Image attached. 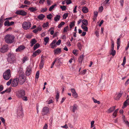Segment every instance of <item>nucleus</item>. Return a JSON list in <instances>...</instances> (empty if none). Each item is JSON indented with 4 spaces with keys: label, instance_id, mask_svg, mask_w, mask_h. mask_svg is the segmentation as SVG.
I'll return each mask as SVG.
<instances>
[{
    "label": "nucleus",
    "instance_id": "1",
    "mask_svg": "<svg viewBox=\"0 0 129 129\" xmlns=\"http://www.w3.org/2000/svg\"><path fill=\"white\" fill-rule=\"evenodd\" d=\"M15 37L14 35L8 34L6 36L5 38L6 42L8 44H11L14 41Z\"/></svg>",
    "mask_w": 129,
    "mask_h": 129
},
{
    "label": "nucleus",
    "instance_id": "2",
    "mask_svg": "<svg viewBox=\"0 0 129 129\" xmlns=\"http://www.w3.org/2000/svg\"><path fill=\"white\" fill-rule=\"evenodd\" d=\"M3 77L5 80H8L11 77V70L10 69L7 70L3 74Z\"/></svg>",
    "mask_w": 129,
    "mask_h": 129
},
{
    "label": "nucleus",
    "instance_id": "3",
    "mask_svg": "<svg viewBox=\"0 0 129 129\" xmlns=\"http://www.w3.org/2000/svg\"><path fill=\"white\" fill-rule=\"evenodd\" d=\"M18 79V82L19 81L21 85L23 84L24 82L25 81V76L24 74L22 72L19 75Z\"/></svg>",
    "mask_w": 129,
    "mask_h": 129
},
{
    "label": "nucleus",
    "instance_id": "4",
    "mask_svg": "<svg viewBox=\"0 0 129 129\" xmlns=\"http://www.w3.org/2000/svg\"><path fill=\"white\" fill-rule=\"evenodd\" d=\"M8 60L10 63L13 62L15 60L14 54L12 52L10 53L8 55Z\"/></svg>",
    "mask_w": 129,
    "mask_h": 129
},
{
    "label": "nucleus",
    "instance_id": "5",
    "mask_svg": "<svg viewBox=\"0 0 129 129\" xmlns=\"http://www.w3.org/2000/svg\"><path fill=\"white\" fill-rule=\"evenodd\" d=\"M31 25L30 22L29 21H24L22 24V26L24 30H27L30 28Z\"/></svg>",
    "mask_w": 129,
    "mask_h": 129
},
{
    "label": "nucleus",
    "instance_id": "6",
    "mask_svg": "<svg viewBox=\"0 0 129 129\" xmlns=\"http://www.w3.org/2000/svg\"><path fill=\"white\" fill-rule=\"evenodd\" d=\"M25 95V91L23 90H18L16 93V96L19 98H21Z\"/></svg>",
    "mask_w": 129,
    "mask_h": 129
},
{
    "label": "nucleus",
    "instance_id": "7",
    "mask_svg": "<svg viewBox=\"0 0 129 129\" xmlns=\"http://www.w3.org/2000/svg\"><path fill=\"white\" fill-rule=\"evenodd\" d=\"M49 112V108L47 107H44L42 110V114L43 115H47L48 114Z\"/></svg>",
    "mask_w": 129,
    "mask_h": 129
},
{
    "label": "nucleus",
    "instance_id": "8",
    "mask_svg": "<svg viewBox=\"0 0 129 129\" xmlns=\"http://www.w3.org/2000/svg\"><path fill=\"white\" fill-rule=\"evenodd\" d=\"M18 109L17 111V113L18 116L19 117H22L23 115V112L22 108L21 107H19L18 108Z\"/></svg>",
    "mask_w": 129,
    "mask_h": 129
},
{
    "label": "nucleus",
    "instance_id": "9",
    "mask_svg": "<svg viewBox=\"0 0 129 129\" xmlns=\"http://www.w3.org/2000/svg\"><path fill=\"white\" fill-rule=\"evenodd\" d=\"M15 14L22 16H25L27 14V12L23 10H19L15 12Z\"/></svg>",
    "mask_w": 129,
    "mask_h": 129
},
{
    "label": "nucleus",
    "instance_id": "10",
    "mask_svg": "<svg viewBox=\"0 0 129 129\" xmlns=\"http://www.w3.org/2000/svg\"><path fill=\"white\" fill-rule=\"evenodd\" d=\"M18 78H16L14 79L12 81L11 85L13 87H16L17 86L18 84Z\"/></svg>",
    "mask_w": 129,
    "mask_h": 129
},
{
    "label": "nucleus",
    "instance_id": "11",
    "mask_svg": "<svg viewBox=\"0 0 129 129\" xmlns=\"http://www.w3.org/2000/svg\"><path fill=\"white\" fill-rule=\"evenodd\" d=\"M42 51L40 49H38L36 51L33 52L32 56L33 57H35L37 55L40 53Z\"/></svg>",
    "mask_w": 129,
    "mask_h": 129
},
{
    "label": "nucleus",
    "instance_id": "12",
    "mask_svg": "<svg viewBox=\"0 0 129 129\" xmlns=\"http://www.w3.org/2000/svg\"><path fill=\"white\" fill-rule=\"evenodd\" d=\"M8 49L7 45H4L1 49V52L2 53H4L7 51Z\"/></svg>",
    "mask_w": 129,
    "mask_h": 129
},
{
    "label": "nucleus",
    "instance_id": "13",
    "mask_svg": "<svg viewBox=\"0 0 129 129\" xmlns=\"http://www.w3.org/2000/svg\"><path fill=\"white\" fill-rule=\"evenodd\" d=\"M71 91L72 93V96L75 98H77L78 97V94L74 88H71Z\"/></svg>",
    "mask_w": 129,
    "mask_h": 129
},
{
    "label": "nucleus",
    "instance_id": "14",
    "mask_svg": "<svg viewBox=\"0 0 129 129\" xmlns=\"http://www.w3.org/2000/svg\"><path fill=\"white\" fill-rule=\"evenodd\" d=\"M25 48V47L23 45H20L19 46L16 50V51L20 52L24 50Z\"/></svg>",
    "mask_w": 129,
    "mask_h": 129
},
{
    "label": "nucleus",
    "instance_id": "15",
    "mask_svg": "<svg viewBox=\"0 0 129 129\" xmlns=\"http://www.w3.org/2000/svg\"><path fill=\"white\" fill-rule=\"evenodd\" d=\"M77 108L78 106L76 104H75L73 106L70 107V108L72 109V111L74 113L77 109Z\"/></svg>",
    "mask_w": 129,
    "mask_h": 129
},
{
    "label": "nucleus",
    "instance_id": "16",
    "mask_svg": "<svg viewBox=\"0 0 129 129\" xmlns=\"http://www.w3.org/2000/svg\"><path fill=\"white\" fill-rule=\"evenodd\" d=\"M14 22L13 21H11L10 22L8 21H6L5 22L4 24L5 26H9L14 24Z\"/></svg>",
    "mask_w": 129,
    "mask_h": 129
},
{
    "label": "nucleus",
    "instance_id": "17",
    "mask_svg": "<svg viewBox=\"0 0 129 129\" xmlns=\"http://www.w3.org/2000/svg\"><path fill=\"white\" fill-rule=\"evenodd\" d=\"M61 52V49L60 48H57L55 49L54 51V54L57 55L60 54Z\"/></svg>",
    "mask_w": 129,
    "mask_h": 129
},
{
    "label": "nucleus",
    "instance_id": "18",
    "mask_svg": "<svg viewBox=\"0 0 129 129\" xmlns=\"http://www.w3.org/2000/svg\"><path fill=\"white\" fill-rule=\"evenodd\" d=\"M121 96V94L119 93L116 94L114 97V99L116 100H118L120 98Z\"/></svg>",
    "mask_w": 129,
    "mask_h": 129
},
{
    "label": "nucleus",
    "instance_id": "19",
    "mask_svg": "<svg viewBox=\"0 0 129 129\" xmlns=\"http://www.w3.org/2000/svg\"><path fill=\"white\" fill-rule=\"evenodd\" d=\"M128 105H129V98L126 100L124 102L123 106L122 107V108L123 109L126 107Z\"/></svg>",
    "mask_w": 129,
    "mask_h": 129
},
{
    "label": "nucleus",
    "instance_id": "20",
    "mask_svg": "<svg viewBox=\"0 0 129 129\" xmlns=\"http://www.w3.org/2000/svg\"><path fill=\"white\" fill-rule=\"evenodd\" d=\"M116 43L117 44V49L118 50L119 48L121 43V41L120 38H118L117 39Z\"/></svg>",
    "mask_w": 129,
    "mask_h": 129
},
{
    "label": "nucleus",
    "instance_id": "21",
    "mask_svg": "<svg viewBox=\"0 0 129 129\" xmlns=\"http://www.w3.org/2000/svg\"><path fill=\"white\" fill-rule=\"evenodd\" d=\"M37 9L36 7H31L29 8L28 10H29L31 12H34L37 11Z\"/></svg>",
    "mask_w": 129,
    "mask_h": 129
},
{
    "label": "nucleus",
    "instance_id": "22",
    "mask_svg": "<svg viewBox=\"0 0 129 129\" xmlns=\"http://www.w3.org/2000/svg\"><path fill=\"white\" fill-rule=\"evenodd\" d=\"M37 42V41L35 39H33L31 40L30 42L31 47H32L33 45Z\"/></svg>",
    "mask_w": 129,
    "mask_h": 129
},
{
    "label": "nucleus",
    "instance_id": "23",
    "mask_svg": "<svg viewBox=\"0 0 129 129\" xmlns=\"http://www.w3.org/2000/svg\"><path fill=\"white\" fill-rule=\"evenodd\" d=\"M44 60H43V59H42V60H41L40 62V69H41L43 67L44 65Z\"/></svg>",
    "mask_w": 129,
    "mask_h": 129
},
{
    "label": "nucleus",
    "instance_id": "24",
    "mask_svg": "<svg viewBox=\"0 0 129 129\" xmlns=\"http://www.w3.org/2000/svg\"><path fill=\"white\" fill-rule=\"evenodd\" d=\"M82 10L84 13H86L88 12V9L86 7H83L82 8Z\"/></svg>",
    "mask_w": 129,
    "mask_h": 129
},
{
    "label": "nucleus",
    "instance_id": "25",
    "mask_svg": "<svg viewBox=\"0 0 129 129\" xmlns=\"http://www.w3.org/2000/svg\"><path fill=\"white\" fill-rule=\"evenodd\" d=\"M60 15H57L54 18V20L56 21H59L60 19Z\"/></svg>",
    "mask_w": 129,
    "mask_h": 129
},
{
    "label": "nucleus",
    "instance_id": "26",
    "mask_svg": "<svg viewBox=\"0 0 129 129\" xmlns=\"http://www.w3.org/2000/svg\"><path fill=\"white\" fill-rule=\"evenodd\" d=\"M31 70L30 69L28 68L26 72V74L27 76H29L31 74Z\"/></svg>",
    "mask_w": 129,
    "mask_h": 129
},
{
    "label": "nucleus",
    "instance_id": "27",
    "mask_svg": "<svg viewBox=\"0 0 129 129\" xmlns=\"http://www.w3.org/2000/svg\"><path fill=\"white\" fill-rule=\"evenodd\" d=\"M45 17V16L43 14H42L38 15V18L40 20H43Z\"/></svg>",
    "mask_w": 129,
    "mask_h": 129
},
{
    "label": "nucleus",
    "instance_id": "28",
    "mask_svg": "<svg viewBox=\"0 0 129 129\" xmlns=\"http://www.w3.org/2000/svg\"><path fill=\"white\" fill-rule=\"evenodd\" d=\"M115 106H113L110 108L108 110V113H110L112 112L115 109Z\"/></svg>",
    "mask_w": 129,
    "mask_h": 129
},
{
    "label": "nucleus",
    "instance_id": "29",
    "mask_svg": "<svg viewBox=\"0 0 129 129\" xmlns=\"http://www.w3.org/2000/svg\"><path fill=\"white\" fill-rule=\"evenodd\" d=\"M40 46V45L39 44L37 43L33 47L34 50H35L36 49L38 48Z\"/></svg>",
    "mask_w": 129,
    "mask_h": 129
},
{
    "label": "nucleus",
    "instance_id": "30",
    "mask_svg": "<svg viewBox=\"0 0 129 129\" xmlns=\"http://www.w3.org/2000/svg\"><path fill=\"white\" fill-rule=\"evenodd\" d=\"M82 22L84 25L87 26L88 25L87 21L86 19H83L82 21Z\"/></svg>",
    "mask_w": 129,
    "mask_h": 129
},
{
    "label": "nucleus",
    "instance_id": "31",
    "mask_svg": "<svg viewBox=\"0 0 129 129\" xmlns=\"http://www.w3.org/2000/svg\"><path fill=\"white\" fill-rule=\"evenodd\" d=\"M81 28L85 31H88V28L86 26H84L83 24L81 25Z\"/></svg>",
    "mask_w": 129,
    "mask_h": 129
},
{
    "label": "nucleus",
    "instance_id": "32",
    "mask_svg": "<svg viewBox=\"0 0 129 129\" xmlns=\"http://www.w3.org/2000/svg\"><path fill=\"white\" fill-rule=\"evenodd\" d=\"M84 57V56L83 55L80 56L79 59V62L81 63L82 62Z\"/></svg>",
    "mask_w": 129,
    "mask_h": 129
},
{
    "label": "nucleus",
    "instance_id": "33",
    "mask_svg": "<svg viewBox=\"0 0 129 129\" xmlns=\"http://www.w3.org/2000/svg\"><path fill=\"white\" fill-rule=\"evenodd\" d=\"M49 40V37H46L44 38V41L45 43H44L45 45H46L47 44Z\"/></svg>",
    "mask_w": 129,
    "mask_h": 129
},
{
    "label": "nucleus",
    "instance_id": "34",
    "mask_svg": "<svg viewBox=\"0 0 129 129\" xmlns=\"http://www.w3.org/2000/svg\"><path fill=\"white\" fill-rule=\"evenodd\" d=\"M49 23L47 22L46 23H44L42 26V27L43 28L47 27L49 26Z\"/></svg>",
    "mask_w": 129,
    "mask_h": 129
},
{
    "label": "nucleus",
    "instance_id": "35",
    "mask_svg": "<svg viewBox=\"0 0 129 129\" xmlns=\"http://www.w3.org/2000/svg\"><path fill=\"white\" fill-rule=\"evenodd\" d=\"M56 6V4H54V5H53L51 6L50 7L49 9V11H51Z\"/></svg>",
    "mask_w": 129,
    "mask_h": 129
},
{
    "label": "nucleus",
    "instance_id": "36",
    "mask_svg": "<svg viewBox=\"0 0 129 129\" xmlns=\"http://www.w3.org/2000/svg\"><path fill=\"white\" fill-rule=\"evenodd\" d=\"M59 96V93L58 92H57L55 97L56 100L57 102H58V101Z\"/></svg>",
    "mask_w": 129,
    "mask_h": 129
},
{
    "label": "nucleus",
    "instance_id": "37",
    "mask_svg": "<svg viewBox=\"0 0 129 129\" xmlns=\"http://www.w3.org/2000/svg\"><path fill=\"white\" fill-rule=\"evenodd\" d=\"M126 62V58L125 56H124L123 57V62L121 64V65L124 67V65L125 64Z\"/></svg>",
    "mask_w": 129,
    "mask_h": 129
},
{
    "label": "nucleus",
    "instance_id": "38",
    "mask_svg": "<svg viewBox=\"0 0 129 129\" xmlns=\"http://www.w3.org/2000/svg\"><path fill=\"white\" fill-rule=\"evenodd\" d=\"M3 22L4 21L2 18V17H1L0 19V29L1 28L3 25Z\"/></svg>",
    "mask_w": 129,
    "mask_h": 129
},
{
    "label": "nucleus",
    "instance_id": "39",
    "mask_svg": "<svg viewBox=\"0 0 129 129\" xmlns=\"http://www.w3.org/2000/svg\"><path fill=\"white\" fill-rule=\"evenodd\" d=\"M65 24V23L63 22H61L58 26L57 27L58 28L61 27L63 25Z\"/></svg>",
    "mask_w": 129,
    "mask_h": 129
},
{
    "label": "nucleus",
    "instance_id": "40",
    "mask_svg": "<svg viewBox=\"0 0 129 129\" xmlns=\"http://www.w3.org/2000/svg\"><path fill=\"white\" fill-rule=\"evenodd\" d=\"M52 17V14L50 13L47 16V19L51 20Z\"/></svg>",
    "mask_w": 129,
    "mask_h": 129
},
{
    "label": "nucleus",
    "instance_id": "41",
    "mask_svg": "<svg viewBox=\"0 0 129 129\" xmlns=\"http://www.w3.org/2000/svg\"><path fill=\"white\" fill-rule=\"evenodd\" d=\"M68 14L67 13H65L63 15L62 17L64 19H66L68 17Z\"/></svg>",
    "mask_w": 129,
    "mask_h": 129
},
{
    "label": "nucleus",
    "instance_id": "42",
    "mask_svg": "<svg viewBox=\"0 0 129 129\" xmlns=\"http://www.w3.org/2000/svg\"><path fill=\"white\" fill-rule=\"evenodd\" d=\"M66 6L64 5L63 6H61L60 7V8L61 9L62 11H65L66 10Z\"/></svg>",
    "mask_w": 129,
    "mask_h": 129
},
{
    "label": "nucleus",
    "instance_id": "43",
    "mask_svg": "<svg viewBox=\"0 0 129 129\" xmlns=\"http://www.w3.org/2000/svg\"><path fill=\"white\" fill-rule=\"evenodd\" d=\"M92 99L93 100V101L94 102V103H96L98 104H100V101H97L96 99H94V98H92Z\"/></svg>",
    "mask_w": 129,
    "mask_h": 129
},
{
    "label": "nucleus",
    "instance_id": "44",
    "mask_svg": "<svg viewBox=\"0 0 129 129\" xmlns=\"http://www.w3.org/2000/svg\"><path fill=\"white\" fill-rule=\"evenodd\" d=\"M69 29V26H67L64 28L63 32L64 33H66L67 32Z\"/></svg>",
    "mask_w": 129,
    "mask_h": 129
},
{
    "label": "nucleus",
    "instance_id": "45",
    "mask_svg": "<svg viewBox=\"0 0 129 129\" xmlns=\"http://www.w3.org/2000/svg\"><path fill=\"white\" fill-rule=\"evenodd\" d=\"M112 52L111 53V54L112 55V56H114L116 54V51L115 50H114V49H112Z\"/></svg>",
    "mask_w": 129,
    "mask_h": 129
},
{
    "label": "nucleus",
    "instance_id": "46",
    "mask_svg": "<svg viewBox=\"0 0 129 129\" xmlns=\"http://www.w3.org/2000/svg\"><path fill=\"white\" fill-rule=\"evenodd\" d=\"M111 44H112L111 49H114V43L112 39L111 40Z\"/></svg>",
    "mask_w": 129,
    "mask_h": 129
},
{
    "label": "nucleus",
    "instance_id": "47",
    "mask_svg": "<svg viewBox=\"0 0 129 129\" xmlns=\"http://www.w3.org/2000/svg\"><path fill=\"white\" fill-rule=\"evenodd\" d=\"M12 79H10L9 81L6 83V84L8 86H9L10 85V84H11L12 81Z\"/></svg>",
    "mask_w": 129,
    "mask_h": 129
},
{
    "label": "nucleus",
    "instance_id": "48",
    "mask_svg": "<svg viewBox=\"0 0 129 129\" xmlns=\"http://www.w3.org/2000/svg\"><path fill=\"white\" fill-rule=\"evenodd\" d=\"M28 60V58L27 57H24L22 60V62L23 63H24L25 62Z\"/></svg>",
    "mask_w": 129,
    "mask_h": 129
},
{
    "label": "nucleus",
    "instance_id": "49",
    "mask_svg": "<svg viewBox=\"0 0 129 129\" xmlns=\"http://www.w3.org/2000/svg\"><path fill=\"white\" fill-rule=\"evenodd\" d=\"M75 25V24L74 22H71L70 23L69 25L70 27L71 28L73 27Z\"/></svg>",
    "mask_w": 129,
    "mask_h": 129
},
{
    "label": "nucleus",
    "instance_id": "50",
    "mask_svg": "<svg viewBox=\"0 0 129 129\" xmlns=\"http://www.w3.org/2000/svg\"><path fill=\"white\" fill-rule=\"evenodd\" d=\"M77 46L78 48L80 50H81L82 48V45L80 43H78L77 44Z\"/></svg>",
    "mask_w": 129,
    "mask_h": 129
},
{
    "label": "nucleus",
    "instance_id": "51",
    "mask_svg": "<svg viewBox=\"0 0 129 129\" xmlns=\"http://www.w3.org/2000/svg\"><path fill=\"white\" fill-rule=\"evenodd\" d=\"M50 46L51 48H54L56 47V45L55 44H53L52 43H51L50 44Z\"/></svg>",
    "mask_w": 129,
    "mask_h": 129
},
{
    "label": "nucleus",
    "instance_id": "52",
    "mask_svg": "<svg viewBox=\"0 0 129 129\" xmlns=\"http://www.w3.org/2000/svg\"><path fill=\"white\" fill-rule=\"evenodd\" d=\"M47 10V9L46 7L44 8H42L41 12H46Z\"/></svg>",
    "mask_w": 129,
    "mask_h": 129
},
{
    "label": "nucleus",
    "instance_id": "53",
    "mask_svg": "<svg viewBox=\"0 0 129 129\" xmlns=\"http://www.w3.org/2000/svg\"><path fill=\"white\" fill-rule=\"evenodd\" d=\"M39 72L38 71L37 72L36 75V78L38 79L39 77Z\"/></svg>",
    "mask_w": 129,
    "mask_h": 129
},
{
    "label": "nucleus",
    "instance_id": "54",
    "mask_svg": "<svg viewBox=\"0 0 129 129\" xmlns=\"http://www.w3.org/2000/svg\"><path fill=\"white\" fill-rule=\"evenodd\" d=\"M24 3L25 4L27 5H30V4L29 1L25 0L24 1Z\"/></svg>",
    "mask_w": 129,
    "mask_h": 129
},
{
    "label": "nucleus",
    "instance_id": "55",
    "mask_svg": "<svg viewBox=\"0 0 129 129\" xmlns=\"http://www.w3.org/2000/svg\"><path fill=\"white\" fill-rule=\"evenodd\" d=\"M78 50H74L73 52V53L75 55H77Z\"/></svg>",
    "mask_w": 129,
    "mask_h": 129
},
{
    "label": "nucleus",
    "instance_id": "56",
    "mask_svg": "<svg viewBox=\"0 0 129 129\" xmlns=\"http://www.w3.org/2000/svg\"><path fill=\"white\" fill-rule=\"evenodd\" d=\"M109 0H105L104 2V4L106 5V4H109Z\"/></svg>",
    "mask_w": 129,
    "mask_h": 129
},
{
    "label": "nucleus",
    "instance_id": "57",
    "mask_svg": "<svg viewBox=\"0 0 129 129\" xmlns=\"http://www.w3.org/2000/svg\"><path fill=\"white\" fill-rule=\"evenodd\" d=\"M103 10V7L101 6L100 7L99 9V11L100 12H102Z\"/></svg>",
    "mask_w": 129,
    "mask_h": 129
},
{
    "label": "nucleus",
    "instance_id": "58",
    "mask_svg": "<svg viewBox=\"0 0 129 129\" xmlns=\"http://www.w3.org/2000/svg\"><path fill=\"white\" fill-rule=\"evenodd\" d=\"M77 7V6H76L74 8L73 11V12L74 13H75L77 12L76 10Z\"/></svg>",
    "mask_w": 129,
    "mask_h": 129
},
{
    "label": "nucleus",
    "instance_id": "59",
    "mask_svg": "<svg viewBox=\"0 0 129 129\" xmlns=\"http://www.w3.org/2000/svg\"><path fill=\"white\" fill-rule=\"evenodd\" d=\"M86 71V70H84L80 72V74L82 75H84L85 74Z\"/></svg>",
    "mask_w": 129,
    "mask_h": 129
},
{
    "label": "nucleus",
    "instance_id": "60",
    "mask_svg": "<svg viewBox=\"0 0 129 129\" xmlns=\"http://www.w3.org/2000/svg\"><path fill=\"white\" fill-rule=\"evenodd\" d=\"M66 3L67 5H69L72 3L71 0H66Z\"/></svg>",
    "mask_w": 129,
    "mask_h": 129
},
{
    "label": "nucleus",
    "instance_id": "61",
    "mask_svg": "<svg viewBox=\"0 0 129 129\" xmlns=\"http://www.w3.org/2000/svg\"><path fill=\"white\" fill-rule=\"evenodd\" d=\"M25 37L26 38L30 39L31 37V36L30 35L27 34L26 35Z\"/></svg>",
    "mask_w": 129,
    "mask_h": 129
},
{
    "label": "nucleus",
    "instance_id": "62",
    "mask_svg": "<svg viewBox=\"0 0 129 129\" xmlns=\"http://www.w3.org/2000/svg\"><path fill=\"white\" fill-rule=\"evenodd\" d=\"M37 30L38 31H40L42 29V27H41L40 26H39L37 28H36Z\"/></svg>",
    "mask_w": 129,
    "mask_h": 129
},
{
    "label": "nucleus",
    "instance_id": "63",
    "mask_svg": "<svg viewBox=\"0 0 129 129\" xmlns=\"http://www.w3.org/2000/svg\"><path fill=\"white\" fill-rule=\"evenodd\" d=\"M47 104H50L52 103L53 102V100L52 99H50L49 100V101L47 102Z\"/></svg>",
    "mask_w": 129,
    "mask_h": 129
},
{
    "label": "nucleus",
    "instance_id": "64",
    "mask_svg": "<svg viewBox=\"0 0 129 129\" xmlns=\"http://www.w3.org/2000/svg\"><path fill=\"white\" fill-rule=\"evenodd\" d=\"M61 40H58V41L57 42H56V44L57 45H59L61 43Z\"/></svg>",
    "mask_w": 129,
    "mask_h": 129
}]
</instances>
